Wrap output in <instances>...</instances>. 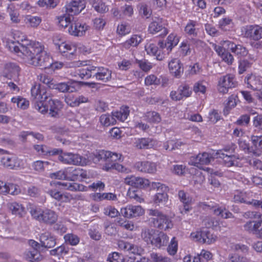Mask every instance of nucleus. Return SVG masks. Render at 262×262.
Segmentation results:
<instances>
[{
    "instance_id": "nucleus-60",
    "label": "nucleus",
    "mask_w": 262,
    "mask_h": 262,
    "mask_svg": "<svg viewBox=\"0 0 262 262\" xmlns=\"http://www.w3.org/2000/svg\"><path fill=\"white\" fill-rule=\"evenodd\" d=\"M178 89L183 98L189 97L192 94L191 89L189 85L187 83L181 84L179 86Z\"/></svg>"
},
{
    "instance_id": "nucleus-58",
    "label": "nucleus",
    "mask_w": 262,
    "mask_h": 262,
    "mask_svg": "<svg viewBox=\"0 0 262 262\" xmlns=\"http://www.w3.org/2000/svg\"><path fill=\"white\" fill-rule=\"evenodd\" d=\"M48 165L49 162L47 161L38 160L33 163L32 167L35 171L37 172H41L44 171L45 168Z\"/></svg>"
},
{
    "instance_id": "nucleus-61",
    "label": "nucleus",
    "mask_w": 262,
    "mask_h": 262,
    "mask_svg": "<svg viewBox=\"0 0 262 262\" xmlns=\"http://www.w3.org/2000/svg\"><path fill=\"white\" fill-rule=\"evenodd\" d=\"M230 250L233 252L241 251L243 253H248V247L243 244H231L230 246Z\"/></svg>"
},
{
    "instance_id": "nucleus-51",
    "label": "nucleus",
    "mask_w": 262,
    "mask_h": 262,
    "mask_svg": "<svg viewBox=\"0 0 262 262\" xmlns=\"http://www.w3.org/2000/svg\"><path fill=\"white\" fill-rule=\"evenodd\" d=\"M96 69V67L90 66L86 68L78 70L79 77L81 79H89L92 77V73Z\"/></svg>"
},
{
    "instance_id": "nucleus-49",
    "label": "nucleus",
    "mask_w": 262,
    "mask_h": 262,
    "mask_svg": "<svg viewBox=\"0 0 262 262\" xmlns=\"http://www.w3.org/2000/svg\"><path fill=\"white\" fill-rule=\"evenodd\" d=\"M17 157L15 156H5L1 159L2 164L5 167L10 169L15 168V160Z\"/></svg>"
},
{
    "instance_id": "nucleus-5",
    "label": "nucleus",
    "mask_w": 262,
    "mask_h": 262,
    "mask_svg": "<svg viewBox=\"0 0 262 262\" xmlns=\"http://www.w3.org/2000/svg\"><path fill=\"white\" fill-rule=\"evenodd\" d=\"M141 236L145 242L150 243L157 248L166 246L169 241V237L166 234L154 229L143 230Z\"/></svg>"
},
{
    "instance_id": "nucleus-40",
    "label": "nucleus",
    "mask_w": 262,
    "mask_h": 262,
    "mask_svg": "<svg viewBox=\"0 0 262 262\" xmlns=\"http://www.w3.org/2000/svg\"><path fill=\"white\" fill-rule=\"evenodd\" d=\"M129 110L127 106H122L120 110L112 113L114 118L121 122H124L129 115Z\"/></svg>"
},
{
    "instance_id": "nucleus-33",
    "label": "nucleus",
    "mask_w": 262,
    "mask_h": 262,
    "mask_svg": "<svg viewBox=\"0 0 262 262\" xmlns=\"http://www.w3.org/2000/svg\"><path fill=\"white\" fill-rule=\"evenodd\" d=\"M42 246L47 248L53 247L56 245V238L49 232H45L40 236Z\"/></svg>"
},
{
    "instance_id": "nucleus-48",
    "label": "nucleus",
    "mask_w": 262,
    "mask_h": 262,
    "mask_svg": "<svg viewBox=\"0 0 262 262\" xmlns=\"http://www.w3.org/2000/svg\"><path fill=\"white\" fill-rule=\"evenodd\" d=\"M219 28L223 31H228L232 28L233 24L229 17H224L219 21Z\"/></svg>"
},
{
    "instance_id": "nucleus-21",
    "label": "nucleus",
    "mask_w": 262,
    "mask_h": 262,
    "mask_svg": "<svg viewBox=\"0 0 262 262\" xmlns=\"http://www.w3.org/2000/svg\"><path fill=\"white\" fill-rule=\"evenodd\" d=\"M168 67L170 74L174 77H180L183 73V66L179 58H171Z\"/></svg>"
},
{
    "instance_id": "nucleus-23",
    "label": "nucleus",
    "mask_w": 262,
    "mask_h": 262,
    "mask_svg": "<svg viewBox=\"0 0 262 262\" xmlns=\"http://www.w3.org/2000/svg\"><path fill=\"white\" fill-rule=\"evenodd\" d=\"M215 156H216V158L222 159L223 164L227 167L235 165L238 166L239 165L238 161L239 158L234 155H229L227 153H224L222 150H217Z\"/></svg>"
},
{
    "instance_id": "nucleus-35",
    "label": "nucleus",
    "mask_w": 262,
    "mask_h": 262,
    "mask_svg": "<svg viewBox=\"0 0 262 262\" xmlns=\"http://www.w3.org/2000/svg\"><path fill=\"white\" fill-rule=\"evenodd\" d=\"M118 248L130 253L138 254L140 253V250L138 247L126 241L120 240L118 242Z\"/></svg>"
},
{
    "instance_id": "nucleus-52",
    "label": "nucleus",
    "mask_w": 262,
    "mask_h": 262,
    "mask_svg": "<svg viewBox=\"0 0 262 262\" xmlns=\"http://www.w3.org/2000/svg\"><path fill=\"white\" fill-rule=\"evenodd\" d=\"M100 122L103 126H108L115 124L116 120L114 118L113 115L103 114L100 117Z\"/></svg>"
},
{
    "instance_id": "nucleus-42",
    "label": "nucleus",
    "mask_w": 262,
    "mask_h": 262,
    "mask_svg": "<svg viewBox=\"0 0 262 262\" xmlns=\"http://www.w3.org/2000/svg\"><path fill=\"white\" fill-rule=\"evenodd\" d=\"M238 97L236 95H232L229 97L227 102L224 109V114L225 115H227L230 113V111L235 107L237 104Z\"/></svg>"
},
{
    "instance_id": "nucleus-44",
    "label": "nucleus",
    "mask_w": 262,
    "mask_h": 262,
    "mask_svg": "<svg viewBox=\"0 0 262 262\" xmlns=\"http://www.w3.org/2000/svg\"><path fill=\"white\" fill-rule=\"evenodd\" d=\"M25 257L26 259L31 262L40 261L42 259V256L35 249H32L27 252L25 254Z\"/></svg>"
},
{
    "instance_id": "nucleus-27",
    "label": "nucleus",
    "mask_w": 262,
    "mask_h": 262,
    "mask_svg": "<svg viewBox=\"0 0 262 262\" xmlns=\"http://www.w3.org/2000/svg\"><path fill=\"white\" fill-rule=\"evenodd\" d=\"M221 45L227 47L228 49H230L233 53H234L239 57H244L248 54L247 50L241 45H236L228 40L222 41Z\"/></svg>"
},
{
    "instance_id": "nucleus-22",
    "label": "nucleus",
    "mask_w": 262,
    "mask_h": 262,
    "mask_svg": "<svg viewBox=\"0 0 262 262\" xmlns=\"http://www.w3.org/2000/svg\"><path fill=\"white\" fill-rule=\"evenodd\" d=\"M50 89H55L61 93H72L77 91L76 81L70 80L67 82L54 83L50 86Z\"/></svg>"
},
{
    "instance_id": "nucleus-57",
    "label": "nucleus",
    "mask_w": 262,
    "mask_h": 262,
    "mask_svg": "<svg viewBox=\"0 0 262 262\" xmlns=\"http://www.w3.org/2000/svg\"><path fill=\"white\" fill-rule=\"evenodd\" d=\"M130 32L129 25L125 23H121L118 25L117 29V33L120 36H125L129 34Z\"/></svg>"
},
{
    "instance_id": "nucleus-37",
    "label": "nucleus",
    "mask_w": 262,
    "mask_h": 262,
    "mask_svg": "<svg viewBox=\"0 0 262 262\" xmlns=\"http://www.w3.org/2000/svg\"><path fill=\"white\" fill-rule=\"evenodd\" d=\"M41 18L38 16L26 15L24 16V23L29 27L36 28L41 23Z\"/></svg>"
},
{
    "instance_id": "nucleus-39",
    "label": "nucleus",
    "mask_w": 262,
    "mask_h": 262,
    "mask_svg": "<svg viewBox=\"0 0 262 262\" xmlns=\"http://www.w3.org/2000/svg\"><path fill=\"white\" fill-rule=\"evenodd\" d=\"M34 148L37 154L41 156L54 155L59 153V149H54L53 150H50L47 146L43 145H35Z\"/></svg>"
},
{
    "instance_id": "nucleus-11",
    "label": "nucleus",
    "mask_w": 262,
    "mask_h": 262,
    "mask_svg": "<svg viewBox=\"0 0 262 262\" xmlns=\"http://www.w3.org/2000/svg\"><path fill=\"white\" fill-rule=\"evenodd\" d=\"M252 197L253 193L251 192H246L236 190L234 192L233 199L236 202L244 203L262 208V201L254 200Z\"/></svg>"
},
{
    "instance_id": "nucleus-50",
    "label": "nucleus",
    "mask_w": 262,
    "mask_h": 262,
    "mask_svg": "<svg viewBox=\"0 0 262 262\" xmlns=\"http://www.w3.org/2000/svg\"><path fill=\"white\" fill-rule=\"evenodd\" d=\"M189 172L193 174V180L195 184H202L205 181V177L202 173L194 167H192L189 169Z\"/></svg>"
},
{
    "instance_id": "nucleus-28",
    "label": "nucleus",
    "mask_w": 262,
    "mask_h": 262,
    "mask_svg": "<svg viewBox=\"0 0 262 262\" xmlns=\"http://www.w3.org/2000/svg\"><path fill=\"white\" fill-rule=\"evenodd\" d=\"M48 103V105H46V107H48V111H49V115L52 117H57L63 106L62 102L58 99H50Z\"/></svg>"
},
{
    "instance_id": "nucleus-19",
    "label": "nucleus",
    "mask_w": 262,
    "mask_h": 262,
    "mask_svg": "<svg viewBox=\"0 0 262 262\" xmlns=\"http://www.w3.org/2000/svg\"><path fill=\"white\" fill-rule=\"evenodd\" d=\"M159 142L150 138H139L135 139L134 142L135 147L139 149H147L156 148L158 146Z\"/></svg>"
},
{
    "instance_id": "nucleus-24",
    "label": "nucleus",
    "mask_w": 262,
    "mask_h": 262,
    "mask_svg": "<svg viewBox=\"0 0 262 262\" xmlns=\"http://www.w3.org/2000/svg\"><path fill=\"white\" fill-rule=\"evenodd\" d=\"M85 7V3L82 1H73L65 6L66 13L72 16L79 14Z\"/></svg>"
},
{
    "instance_id": "nucleus-31",
    "label": "nucleus",
    "mask_w": 262,
    "mask_h": 262,
    "mask_svg": "<svg viewBox=\"0 0 262 262\" xmlns=\"http://www.w3.org/2000/svg\"><path fill=\"white\" fill-rule=\"evenodd\" d=\"M245 82L248 88L255 91H260L262 89V77L255 75H251L245 78Z\"/></svg>"
},
{
    "instance_id": "nucleus-32",
    "label": "nucleus",
    "mask_w": 262,
    "mask_h": 262,
    "mask_svg": "<svg viewBox=\"0 0 262 262\" xmlns=\"http://www.w3.org/2000/svg\"><path fill=\"white\" fill-rule=\"evenodd\" d=\"M178 196L181 202L183 204L184 209L181 211L182 213H187L191 210V205L192 201L183 190H180L178 192Z\"/></svg>"
},
{
    "instance_id": "nucleus-2",
    "label": "nucleus",
    "mask_w": 262,
    "mask_h": 262,
    "mask_svg": "<svg viewBox=\"0 0 262 262\" xmlns=\"http://www.w3.org/2000/svg\"><path fill=\"white\" fill-rule=\"evenodd\" d=\"M59 152L61 154L58 156V160L62 163L82 166L89 164L91 161L97 162L103 160L108 162H116L122 161L123 160L121 154L104 150H96L89 153L84 157L72 152H62L60 150H59Z\"/></svg>"
},
{
    "instance_id": "nucleus-62",
    "label": "nucleus",
    "mask_w": 262,
    "mask_h": 262,
    "mask_svg": "<svg viewBox=\"0 0 262 262\" xmlns=\"http://www.w3.org/2000/svg\"><path fill=\"white\" fill-rule=\"evenodd\" d=\"M231 262H249V259L246 257L241 256L238 253H230L228 256Z\"/></svg>"
},
{
    "instance_id": "nucleus-17",
    "label": "nucleus",
    "mask_w": 262,
    "mask_h": 262,
    "mask_svg": "<svg viewBox=\"0 0 262 262\" xmlns=\"http://www.w3.org/2000/svg\"><path fill=\"white\" fill-rule=\"evenodd\" d=\"M245 37L253 40L262 39V27L258 25L248 26L243 30Z\"/></svg>"
},
{
    "instance_id": "nucleus-43",
    "label": "nucleus",
    "mask_w": 262,
    "mask_h": 262,
    "mask_svg": "<svg viewBox=\"0 0 262 262\" xmlns=\"http://www.w3.org/2000/svg\"><path fill=\"white\" fill-rule=\"evenodd\" d=\"M57 19L59 25L62 28H66L69 25H71L74 21V17L67 13L63 15L58 17Z\"/></svg>"
},
{
    "instance_id": "nucleus-56",
    "label": "nucleus",
    "mask_w": 262,
    "mask_h": 262,
    "mask_svg": "<svg viewBox=\"0 0 262 262\" xmlns=\"http://www.w3.org/2000/svg\"><path fill=\"white\" fill-rule=\"evenodd\" d=\"M18 71V67L13 64H7L4 71L3 72V76L5 77L11 78L12 74H14Z\"/></svg>"
},
{
    "instance_id": "nucleus-54",
    "label": "nucleus",
    "mask_w": 262,
    "mask_h": 262,
    "mask_svg": "<svg viewBox=\"0 0 262 262\" xmlns=\"http://www.w3.org/2000/svg\"><path fill=\"white\" fill-rule=\"evenodd\" d=\"M93 7L98 12L105 13L108 10V7L102 0H97L92 3Z\"/></svg>"
},
{
    "instance_id": "nucleus-45",
    "label": "nucleus",
    "mask_w": 262,
    "mask_h": 262,
    "mask_svg": "<svg viewBox=\"0 0 262 262\" xmlns=\"http://www.w3.org/2000/svg\"><path fill=\"white\" fill-rule=\"evenodd\" d=\"M11 102L16 103L17 107L21 110H26L29 106V101L20 96L13 97L11 99Z\"/></svg>"
},
{
    "instance_id": "nucleus-59",
    "label": "nucleus",
    "mask_w": 262,
    "mask_h": 262,
    "mask_svg": "<svg viewBox=\"0 0 262 262\" xmlns=\"http://www.w3.org/2000/svg\"><path fill=\"white\" fill-rule=\"evenodd\" d=\"M64 239L66 243H68L72 246H76L80 242L79 237L77 235L72 233L66 234L64 236Z\"/></svg>"
},
{
    "instance_id": "nucleus-63",
    "label": "nucleus",
    "mask_w": 262,
    "mask_h": 262,
    "mask_svg": "<svg viewBox=\"0 0 262 262\" xmlns=\"http://www.w3.org/2000/svg\"><path fill=\"white\" fill-rule=\"evenodd\" d=\"M150 257L154 262H171L169 258L157 253H151Z\"/></svg>"
},
{
    "instance_id": "nucleus-12",
    "label": "nucleus",
    "mask_w": 262,
    "mask_h": 262,
    "mask_svg": "<svg viewBox=\"0 0 262 262\" xmlns=\"http://www.w3.org/2000/svg\"><path fill=\"white\" fill-rule=\"evenodd\" d=\"M237 82L235 76L228 74L219 78L217 88L220 93L226 94L230 89L235 88Z\"/></svg>"
},
{
    "instance_id": "nucleus-64",
    "label": "nucleus",
    "mask_w": 262,
    "mask_h": 262,
    "mask_svg": "<svg viewBox=\"0 0 262 262\" xmlns=\"http://www.w3.org/2000/svg\"><path fill=\"white\" fill-rule=\"evenodd\" d=\"M110 262H124L123 256L118 252H113L110 254L107 257Z\"/></svg>"
},
{
    "instance_id": "nucleus-6",
    "label": "nucleus",
    "mask_w": 262,
    "mask_h": 262,
    "mask_svg": "<svg viewBox=\"0 0 262 262\" xmlns=\"http://www.w3.org/2000/svg\"><path fill=\"white\" fill-rule=\"evenodd\" d=\"M30 213L34 219L39 222L50 225L55 223L58 219L57 213L48 208L42 209L39 207L34 206L31 208Z\"/></svg>"
},
{
    "instance_id": "nucleus-4",
    "label": "nucleus",
    "mask_w": 262,
    "mask_h": 262,
    "mask_svg": "<svg viewBox=\"0 0 262 262\" xmlns=\"http://www.w3.org/2000/svg\"><path fill=\"white\" fill-rule=\"evenodd\" d=\"M31 95L36 100L35 108L42 114L48 113L46 101L50 97L45 88L40 84H36L31 88Z\"/></svg>"
},
{
    "instance_id": "nucleus-29",
    "label": "nucleus",
    "mask_w": 262,
    "mask_h": 262,
    "mask_svg": "<svg viewBox=\"0 0 262 262\" xmlns=\"http://www.w3.org/2000/svg\"><path fill=\"white\" fill-rule=\"evenodd\" d=\"M179 42V38L177 34L174 33L170 34L167 38L165 43L162 41L159 42V46L162 49L166 48L167 53H169L172 48L176 46Z\"/></svg>"
},
{
    "instance_id": "nucleus-20",
    "label": "nucleus",
    "mask_w": 262,
    "mask_h": 262,
    "mask_svg": "<svg viewBox=\"0 0 262 262\" xmlns=\"http://www.w3.org/2000/svg\"><path fill=\"white\" fill-rule=\"evenodd\" d=\"M77 46L75 43L66 41L58 50L59 51L67 58H75L76 56Z\"/></svg>"
},
{
    "instance_id": "nucleus-13",
    "label": "nucleus",
    "mask_w": 262,
    "mask_h": 262,
    "mask_svg": "<svg viewBox=\"0 0 262 262\" xmlns=\"http://www.w3.org/2000/svg\"><path fill=\"white\" fill-rule=\"evenodd\" d=\"M42 51L41 53V56L39 57L40 59V63L38 65H32L34 67H40L42 68H51L53 70L61 69L63 64L61 62L56 61L54 62H52V59L50 55L45 51V47L42 44Z\"/></svg>"
},
{
    "instance_id": "nucleus-10",
    "label": "nucleus",
    "mask_w": 262,
    "mask_h": 262,
    "mask_svg": "<svg viewBox=\"0 0 262 262\" xmlns=\"http://www.w3.org/2000/svg\"><path fill=\"white\" fill-rule=\"evenodd\" d=\"M212 159L211 156L208 153L203 152L198 154L196 156L191 157L189 163L208 173L216 174V172H214L212 169L209 167H203V165L209 164Z\"/></svg>"
},
{
    "instance_id": "nucleus-9",
    "label": "nucleus",
    "mask_w": 262,
    "mask_h": 262,
    "mask_svg": "<svg viewBox=\"0 0 262 262\" xmlns=\"http://www.w3.org/2000/svg\"><path fill=\"white\" fill-rule=\"evenodd\" d=\"M150 190L158 192L153 196V202L158 205H165L168 202L167 192L168 188L165 184L160 182H152L150 185Z\"/></svg>"
},
{
    "instance_id": "nucleus-30",
    "label": "nucleus",
    "mask_w": 262,
    "mask_h": 262,
    "mask_svg": "<svg viewBox=\"0 0 262 262\" xmlns=\"http://www.w3.org/2000/svg\"><path fill=\"white\" fill-rule=\"evenodd\" d=\"M94 72H95L94 76L98 80L107 82L112 78V72L107 68L96 67Z\"/></svg>"
},
{
    "instance_id": "nucleus-41",
    "label": "nucleus",
    "mask_w": 262,
    "mask_h": 262,
    "mask_svg": "<svg viewBox=\"0 0 262 262\" xmlns=\"http://www.w3.org/2000/svg\"><path fill=\"white\" fill-rule=\"evenodd\" d=\"M251 141L253 146L256 148V150H253L252 152L256 156H259L261 155L262 149V136H252L251 137Z\"/></svg>"
},
{
    "instance_id": "nucleus-1",
    "label": "nucleus",
    "mask_w": 262,
    "mask_h": 262,
    "mask_svg": "<svg viewBox=\"0 0 262 262\" xmlns=\"http://www.w3.org/2000/svg\"><path fill=\"white\" fill-rule=\"evenodd\" d=\"M6 46L10 51L16 53L23 61L29 65H38L39 57L41 56L42 43L35 40H26L20 43L18 41L8 38Z\"/></svg>"
},
{
    "instance_id": "nucleus-18",
    "label": "nucleus",
    "mask_w": 262,
    "mask_h": 262,
    "mask_svg": "<svg viewBox=\"0 0 262 262\" xmlns=\"http://www.w3.org/2000/svg\"><path fill=\"white\" fill-rule=\"evenodd\" d=\"M245 230L262 239V219L247 222L244 226Z\"/></svg>"
},
{
    "instance_id": "nucleus-26",
    "label": "nucleus",
    "mask_w": 262,
    "mask_h": 262,
    "mask_svg": "<svg viewBox=\"0 0 262 262\" xmlns=\"http://www.w3.org/2000/svg\"><path fill=\"white\" fill-rule=\"evenodd\" d=\"M135 167L139 171L147 173H154L157 171V165L149 161H139L135 163Z\"/></svg>"
},
{
    "instance_id": "nucleus-53",
    "label": "nucleus",
    "mask_w": 262,
    "mask_h": 262,
    "mask_svg": "<svg viewBox=\"0 0 262 262\" xmlns=\"http://www.w3.org/2000/svg\"><path fill=\"white\" fill-rule=\"evenodd\" d=\"M7 12L9 13L10 19L13 23L16 24L19 23V13L15 10V7L13 5H9L8 6Z\"/></svg>"
},
{
    "instance_id": "nucleus-8",
    "label": "nucleus",
    "mask_w": 262,
    "mask_h": 262,
    "mask_svg": "<svg viewBox=\"0 0 262 262\" xmlns=\"http://www.w3.org/2000/svg\"><path fill=\"white\" fill-rule=\"evenodd\" d=\"M148 214L152 216L149 219L154 226L161 229L167 230L173 227L170 219L157 209H149Z\"/></svg>"
},
{
    "instance_id": "nucleus-46",
    "label": "nucleus",
    "mask_w": 262,
    "mask_h": 262,
    "mask_svg": "<svg viewBox=\"0 0 262 262\" xmlns=\"http://www.w3.org/2000/svg\"><path fill=\"white\" fill-rule=\"evenodd\" d=\"M207 90V82L205 80H199L194 83L193 91L195 93L205 94Z\"/></svg>"
},
{
    "instance_id": "nucleus-34",
    "label": "nucleus",
    "mask_w": 262,
    "mask_h": 262,
    "mask_svg": "<svg viewBox=\"0 0 262 262\" xmlns=\"http://www.w3.org/2000/svg\"><path fill=\"white\" fill-rule=\"evenodd\" d=\"M9 211L12 214L20 217L25 215L26 212L24 207L16 202H11L7 205Z\"/></svg>"
},
{
    "instance_id": "nucleus-15",
    "label": "nucleus",
    "mask_w": 262,
    "mask_h": 262,
    "mask_svg": "<svg viewBox=\"0 0 262 262\" xmlns=\"http://www.w3.org/2000/svg\"><path fill=\"white\" fill-rule=\"evenodd\" d=\"M148 32L152 34H156L162 32L161 35L165 36L168 33V30L165 27L164 20L160 17L152 18L148 28Z\"/></svg>"
},
{
    "instance_id": "nucleus-3",
    "label": "nucleus",
    "mask_w": 262,
    "mask_h": 262,
    "mask_svg": "<svg viewBox=\"0 0 262 262\" xmlns=\"http://www.w3.org/2000/svg\"><path fill=\"white\" fill-rule=\"evenodd\" d=\"M204 224L206 226V228H203L192 232L190 234L191 238L203 244L210 245L214 243L217 239V236L212 233L208 228L217 226V222H209L206 220L204 221Z\"/></svg>"
},
{
    "instance_id": "nucleus-16",
    "label": "nucleus",
    "mask_w": 262,
    "mask_h": 262,
    "mask_svg": "<svg viewBox=\"0 0 262 262\" xmlns=\"http://www.w3.org/2000/svg\"><path fill=\"white\" fill-rule=\"evenodd\" d=\"M200 207L206 210H211L213 213L224 219H229L232 217V214L225 207H220L219 205H207L204 203H201L200 204Z\"/></svg>"
},
{
    "instance_id": "nucleus-38",
    "label": "nucleus",
    "mask_w": 262,
    "mask_h": 262,
    "mask_svg": "<svg viewBox=\"0 0 262 262\" xmlns=\"http://www.w3.org/2000/svg\"><path fill=\"white\" fill-rule=\"evenodd\" d=\"M145 48L148 54L156 56L157 60H161L164 58L163 56L161 55L160 50L156 45L152 43H147Z\"/></svg>"
},
{
    "instance_id": "nucleus-36",
    "label": "nucleus",
    "mask_w": 262,
    "mask_h": 262,
    "mask_svg": "<svg viewBox=\"0 0 262 262\" xmlns=\"http://www.w3.org/2000/svg\"><path fill=\"white\" fill-rule=\"evenodd\" d=\"M142 40L141 35L133 34L129 39L123 42L121 46L125 49H128L130 47H136L142 42Z\"/></svg>"
},
{
    "instance_id": "nucleus-47",
    "label": "nucleus",
    "mask_w": 262,
    "mask_h": 262,
    "mask_svg": "<svg viewBox=\"0 0 262 262\" xmlns=\"http://www.w3.org/2000/svg\"><path fill=\"white\" fill-rule=\"evenodd\" d=\"M68 248L66 246L62 245L54 249L51 250L50 253L51 255L56 256L58 259H60L61 257L68 253Z\"/></svg>"
},
{
    "instance_id": "nucleus-25",
    "label": "nucleus",
    "mask_w": 262,
    "mask_h": 262,
    "mask_svg": "<svg viewBox=\"0 0 262 262\" xmlns=\"http://www.w3.org/2000/svg\"><path fill=\"white\" fill-rule=\"evenodd\" d=\"M88 29V26L86 24L74 20L68 29V32L73 36H82Z\"/></svg>"
},
{
    "instance_id": "nucleus-55",
    "label": "nucleus",
    "mask_w": 262,
    "mask_h": 262,
    "mask_svg": "<svg viewBox=\"0 0 262 262\" xmlns=\"http://www.w3.org/2000/svg\"><path fill=\"white\" fill-rule=\"evenodd\" d=\"M198 23L195 21L190 20L185 28V32L190 35L195 36L197 34L196 27Z\"/></svg>"
},
{
    "instance_id": "nucleus-7",
    "label": "nucleus",
    "mask_w": 262,
    "mask_h": 262,
    "mask_svg": "<svg viewBox=\"0 0 262 262\" xmlns=\"http://www.w3.org/2000/svg\"><path fill=\"white\" fill-rule=\"evenodd\" d=\"M50 185L54 188L49 189L47 193L52 198L57 201L60 199L61 193V192L58 189L60 186H62L65 189L70 191H86L88 189L86 186L83 185L75 182L61 183L60 182H51Z\"/></svg>"
},
{
    "instance_id": "nucleus-14",
    "label": "nucleus",
    "mask_w": 262,
    "mask_h": 262,
    "mask_svg": "<svg viewBox=\"0 0 262 262\" xmlns=\"http://www.w3.org/2000/svg\"><path fill=\"white\" fill-rule=\"evenodd\" d=\"M121 213L124 217L133 219L143 215L145 210L140 205L129 204L121 209Z\"/></svg>"
}]
</instances>
